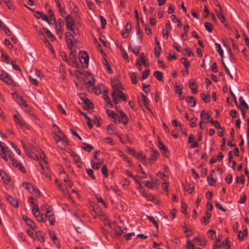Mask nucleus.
I'll return each mask as SVG.
<instances>
[{"mask_svg":"<svg viewBox=\"0 0 249 249\" xmlns=\"http://www.w3.org/2000/svg\"><path fill=\"white\" fill-rule=\"evenodd\" d=\"M0 155L5 161L9 162L14 167L18 168L22 173L25 172L22 164L14 158V154L9 149L8 147L1 142H0Z\"/></svg>","mask_w":249,"mask_h":249,"instance_id":"1","label":"nucleus"},{"mask_svg":"<svg viewBox=\"0 0 249 249\" xmlns=\"http://www.w3.org/2000/svg\"><path fill=\"white\" fill-rule=\"evenodd\" d=\"M74 35L72 33L69 32L65 34L66 41L67 45L69 49L71 50V53H73V55L75 54L74 46L75 45L76 40L74 38Z\"/></svg>","mask_w":249,"mask_h":249,"instance_id":"2","label":"nucleus"},{"mask_svg":"<svg viewBox=\"0 0 249 249\" xmlns=\"http://www.w3.org/2000/svg\"><path fill=\"white\" fill-rule=\"evenodd\" d=\"M54 126L56 127L55 131L53 134L54 140L56 143L62 142L64 144H67L69 142L64 134L60 130L58 126L55 125H54Z\"/></svg>","mask_w":249,"mask_h":249,"instance_id":"3","label":"nucleus"},{"mask_svg":"<svg viewBox=\"0 0 249 249\" xmlns=\"http://www.w3.org/2000/svg\"><path fill=\"white\" fill-rule=\"evenodd\" d=\"M79 58L83 67L88 68L89 57L88 53L85 51H80L79 53Z\"/></svg>","mask_w":249,"mask_h":249,"instance_id":"4","label":"nucleus"},{"mask_svg":"<svg viewBox=\"0 0 249 249\" xmlns=\"http://www.w3.org/2000/svg\"><path fill=\"white\" fill-rule=\"evenodd\" d=\"M0 78L9 85H12L14 82L10 75L2 70H0Z\"/></svg>","mask_w":249,"mask_h":249,"instance_id":"5","label":"nucleus"},{"mask_svg":"<svg viewBox=\"0 0 249 249\" xmlns=\"http://www.w3.org/2000/svg\"><path fill=\"white\" fill-rule=\"evenodd\" d=\"M66 22V28L71 31L73 34H75L73 26L74 25V22L72 17L71 16L68 15L65 18Z\"/></svg>","mask_w":249,"mask_h":249,"instance_id":"6","label":"nucleus"},{"mask_svg":"<svg viewBox=\"0 0 249 249\" xmlns=\"http://www.w3.org/2000/svg\"><path fill=\"white\" fill-rule=\"evenodd\" d=\"M110 226H113L114 230L117 235H121L123 233H124L126 232L127 229L125 228H123L121 226H118L116 223L113 222Z\"/></svg>","mask_w":249,"mask_h":249,"instance_id":"7","label":"nucleus"},{"mask_svg":"<svg viewBox=\"0 0 249 249\" xmlns=\"http://www.w3.org/2000/svg\"><path fill=\"white\" fill-rule=\"evenodd\" d=\"M15 123L21 127H27V124L23 119L21 116H18L17 115L13 116Z\"/></svg>","mask_w":249,"mask_h":249,"instance_id":"8","label":"nucleus"},{"mask_svg":"<svg viewBox=\"0 0 249 249\" xmlns=\"http://www.w3.org/2000/svg\"><path fill=\"white\" fill-rule=\"evenodd\" d=\"M15 101L18 103V104L21 106H22L23 107H27L28 105L26 102L23 99L22 97L17 95L15 97H14Z\"/></svg>","mask_w":249,"mask_h":249,"instance_id":"9","label":"nucleus"},{"mask_svg":"<svg viewBox=\"0 0 249 249\" xmlns=\"http://www.w3.org/2000/svg\"><path fill=\"white\" fill-rule=\"evenodd\" d=\"M110 81L113 90L121 88V83L117 78L110 79Z\"/></svg>","mask_w":249,"mask_h":249,"instance_id":"10","label":"nucleus"},{"mask_svg":"<svg viewBox=\"0 0 249 249\" xmlns=\"http://www.w3.org/2000/svg\"><path fill=\"white\" fill-rule=\"evenodd\" d=\"M216 5L218 7L219 10L216 11V14L218 18L220 20V21L222 23H224V22L226 20V19L223 14L222 7L221 5H219L218 3Z\"/></svg>","mask_w":249,"mask_h":249,"instance_id":"11","label":"nucleus"},{"mask_svg":"<svg viewBox=\"0 0 249 249\" xmlns=\"http://www.w3.org/2000/svg\"><path fill=\"white\" fill-rule=\"evenodd\" d=\"M7 200L14 207L17 208L18 206V203L17 199H15L11 196H6Z\"/></svg>","mask_w":249,"mask_h":249,"instance_id":"12","label":"nucleus"},{"mask_svg":"<svg viewBox=\"0 0 249 249\" xmlns=\"http://www.w3.org/2000/svg\"><path fill=\"white\" fill-rule=\"evenodd\" d=\"M159 155V152L156 149H152L151 151L150 158L149 159L150 162L155 161L157 160Z\"/></svg>","mask_w":249,"mask_h":249,"instance_id":"13","label":"nucleus"},{"mask_svg":"<svg viewBox=\"0 0 249 249\" xmlns=\"http://www.w3.org/2000/svg\"><path fill=\"white\" fill-rule=\"evenodd\" d=\"M188 142L192 143L191 147L195 148L197 147L198 146L197 142L195 141V136L193 134H190L188 137Z\"/></svg>","mask_w":249,"mask_h":249,"instance_id":"14","label":"nucleus"},{"mask_svg":"<svg viewBox=\"0 0 249 249\" xmlns=\"http://www.w3.org/2000/svg\"><path fill=\"white\" fill-rule=\"evenodd\" d=\"M211 216L210 212L206 211L205 212V215L202 217L201 219V223L205 225H207L209 222V219Z\"/></svg>","mask_w":249,"mask_h":249,"instance_id":"15","label":"nucleus"},{"mask_svg":"<svg viewBox=\"0 0 249 249\" xmlns=\"http://www.w3.org/2000/svg\"><path fill=\"white\" fill-rule=\"evenodd\" d=\"M189 87L191 89L192 92L194 94L197 92V86L196 84L195 81L193 79H191L189 82Z\"/></svg>","mask_w":249,"mask_h":249,"instance_id":"16","label":"nucleus"},{"mask_svg":"<svg viewBox=\"0 0 249 249\" xmlns=\"http://www.w3.org/2000/svg\"><path fill=\"white\" fill-rule=\"evenodd\" d=\"M23 218L24 220L25 221L26 224L28 226H29L32 229H34L35 228H36V226L35 223H34L33 221L31 219L28 218V217H27L26 216H23Z\"/></svg>","mask_w":249,"mask_h":249,"instance_id":"17","label":"nucleus"},{"mask_svg":"<svg viewBox=\"0 0 249 249\" xmlns=\"http://www.w3.org/2000/svg\"><path fill=\"white\" fill-rule=\"evenodd\" d=\"M186 102L191 107H193L196 105V101L193 96L187 97L185 99Z\"/></svg>","mask_w":249,"mask_h":249,"instance_id":"18","label":"nucleus"},{"mask_svg":"<svg viewBox=\"0 0 249 249\" xmlns=\"http://www.w3.org/2000/svg\"><path fill=\"white\" fill-rule=\"evenodd\" d=\"M239 102H240V105L239 107L238 106L237 104H236L237 107L240 109V108H244L246 109H249V106L248 104L245 102L244 100L243 99V97L242 96H240L239 98Z\"/></svg>","mask_w":249,"mask_h":249,"instance_id":"19","label":"nucleus"},{"mask_svg":"<svg viewBox=\"0 0 249 249\" xmlns=\"http://www.w3.org/2000/svg\"><path fill=\"white\" fill-rule=\"evenodd\" d=\"M74 227L77 232L82 233L84 231L83 228L85 227V225L83 223L78 222L74 225Z\"/></svg>","mask_w":249,"mask_h":249,"instance_id":"20","label":"nucleus"},{"mask_svg":"<svg viewBox=\"0 0 249 249\" xmlns=\"http://www.w3.org/2000/svg\"><path fill=\"white\" fill-rule=\"evenodd\" d=\"M141 60L142 64L144 65L145 67H147L148 64L146 63V60L145 59V56L143 53H142L140 56L139 59L137 60V62L136 65H139L140 67L141 66V64L139 63V60Z\"/></svg>","mask_w":249,"mask_h":249,"instance_id":"21","label":"nucleus"},{"mask_svg":"<svg viewBox=\"0 0 249 249\" xmlns=\"http://www.w3.org/2000/svg\"><path fill=\"white\" fill-rule=\"evenodd\" d=\"M39 156L40 158L41 159L40 160V165L41 166L42 168L43 169V164L44 163L45 164H47L48 162L47 161L45 155L43 152H41L40 153Z\"/></svg>","mask_w":249,"mask_h":249,"instance_id":"22","label":"nucleus"},{"mask_svg":"<svg viewBox=\"0 0 249 249\" xmlns=\"http://www.w3.org/2000/svg\"><path fill=\"white\" fill-rule=\"evenodd\" d=\"M248 235V231L247 228L243 230V231H239L238 233V238L240 240H243L244 237Z\"/></svg>","mask_w":249,"mask_h":249,"instance_id":"23","label":"nucleus"},{"mask_svg":"<svg viewBox=\"0 0 249 249\" xmlns=\"http://www.w3.org/2000/svg\"><path fill=\"white\" fill-rule=\"evenodd\" d=\"M22 186L26 188L29 193H32V191L34 189V186L31 183L24 182L22 183Z\"/></svg>","mask_w":249,"mask_h":249,"instance_id":"24","label":"nucleus"},{"mask_svg":"<svg viewBox=\"0 0 249 249\" xmlns=\"http://www.w3.org/2000/svg\"><path fill=\"white\" fill-rule=\"evenodd\" d=\"M99 160V162L98 163H95L93 160L91 161V166H92V168L97 170L100 167L101 165L103 162V159H102V160L99 159V160Z\"/></svg>","mask_w":249,"mask_h":249,"instance_id":"25","label":"nucleus"},{"mask_svg":"<svg viewBox=\"0 0 249 249\" xmlns=\"http://www.w3.org/2000/svg\"><path fill=\"white\" fill-rule=\"evenodd\" d=\"M189 29V26L188 25H185L183 28L184 33L181 35V37L182 40H185L187 37V32Z\"/></svg>","mask_w":249,"mask_h":249,"instance_id":"26","label":"nucleus"},{"mask_svg":"<svg viewBox=\"0 0 249 249\" xmlns=\"http://www.w3.org/2000/svg\"><path fill=\"white\" fill-rule=\"evenodd\" d=\"M81 99L86 105L88 106V107L89 108L92 109L93 108V104L89 99L84 97H81Z\"/></svg>","mask_w":249,"mask_h":249,"instance_id":"27","label":"nucleus"},{"mask_svg":"<svg viewBox=\"0 0 249 249\" xmlns=\"http://www.w3.org/2000/svg\"><path fill=\"white\" fill-rule=\"evenodd\" d=\"M200 117L201 120H208L210 119L211 115L208 113H206L204 110H203L200 112Z\"/></svg>","mask_w":249,"mask_h":249,"instance_id":"28","label":"nucleus"},{"mask_svg":"<svg viewBox=\"0 0 249 249\" xmlns=\"http://www.w3.org/2000/svg\"><path fill=\"white\" fill-rule=\"evenodd\" d=\"M115 130L116 128L112 124H109L107 126V130L110 135L115 134L116 133L115 132Z\"/></svg>","mask_w":249,"mask_h":249,"instance_id":"29","label":"nucleus"},{"mask_svg":"<svg viewBox=\"0 0 249 249\" xmlns=\"http://www.w3.org/2000/svg\"><path fill=\"white\" fill-rule=\"evenodd\" d=\"M154 76L160 81L163 80V73L160 71H154Z\"/></svg>","mask_w":249,"mask_h":249,"instance_id":"30","label":"nucleus"},{"mask_svg":"<svg viewBox=\"0 0 249 249\" xmlns=\"http://www.w3.org/2000/svg\"><path fill=\"white\" fill-rule=\"evenodd\" d=\"M93 211L96 216H101L105 214L98 207H93Z\"/></svg>","mask_w":249,"mask_h":249,"instance_id":"31","label":"nucleus"},{"mask_svg":"<svg viewBox=\"0 0 249 249\" xmlns=\"http://www.w3.org/2000/svg\"><path fill=\"white\" fill-rule=\"evenodd\" d=\"M43 30L44 31L45 34L47 35L48 38H49L52 41L54 40L55 37L50 32V31L46 28H43Z\"/></svg>","mask_w":249,"mask_h":249,"instance_id":"32","label":"nucleus"},{"mask_svg":"<svg viewBox=\"0 0 249 249\" xmlns=\"http://www.w3.org/2000/svg\"><path fill=\"white\" fill-rule=\"evenodd\" d=\"M46 218H48V220L51 225L54 224L55 219L53 213H51L49 215H46Z\"/></svg>","mask_w":249,"mask_h":249,"instance_id":"33","label":"nucleus"},{"mask_svg":"<svg viewBox=\"0 0 249 249\" xmlns=\"http://www.w3.org/2000/svg\"><path fill=\"white\" fill-rule=\"evenodd\" d=\"M0 175L2 177V178L4 182L5 183H8L10 181V177L7 176L4 172H2L1 173H0Z\"/></svg>","mask_w":249,"mask_h":249,"instance_id":"34","label":"nucleus"},{"mask_svg":"<svg viewBox=\"0 0 249 249\" xmlns=\"http://www.w3.org/2000/svg\"><path fill=\"white\" fill-rule=\"evenodd\" d=\"M73 160L78 167H81L82 161L78 155L75 156V157L73 158Z\"/></svg>","mask_w":249,"mask_h":249,"instance_id":"35","label":"nucleus"},{"mask_svg":"<svg viewBox=\"0 0 249 249\" xmlns=\"http://www.w3.org/2000/svg\"><path fill=\"white\" fill-rule=\"evenodd\" d=\"M201 99L204 101L205 103H209L210 102V95H206L204 93H201L200 95Z\"/></svg>","mask_w":249,"mask_h":249,"instance_id":"36","label":"nucleus"},{"mask_svg":"<svg viewBox=\"0 0 249 249\" xmlns=\"http://www.w3.org/2000/svg\"><path fill=\"white\" fill-rule=\"evenodd\" d=\"M204 27L209 33H211L213 31V26L210 22H205Z\"/></svg>","mask_w":249,"mask_h":249,"instance_id":"37","label":"nucleus"},{"mask_svg":"<svg viewBox=\"0 0 249 249\" xmlns=\"http://www.w3.org/2000/svg\"><path fill=\"white\" fill-rule=\"evenodd\" d=\"M141 97L142 98V104L144 106V107H146V109H148V99L146 97V96L144 95L143 93H141Z\"/></svg>","mask_w":249,"mask_h":249,"instance_id":"38","label":"nucleus"},{"mask_svg":"<svg viewBox=\"0 0 249 249\" xmlns=\"http://www.w3.org/2000/svg\"><path fill=\"white\" fill-rule=\"evenodd\" d=\"M103 98H104V100L107 102V104H108L109 105V107L111 108L112 107L113 105L111 103V101L109 96L107 94H106V93H104L103 94Z\"/></svg>","mask_w":249,"mask_h":249,"instance_id":"39","label":"nucleus"},{"mask_svg":"<svg viewBox=\"0 0 249 249\" xmlns=\"http://www.w3.org/2000/svg\"><path fill=\"white\" fill-rule=\"evenodd\" d=\"M211 124L214 126L216 129H222V127L220 126L219 122L217 121H213V119L210 120Z\"/></svg>","mask_w":249,"mask_h":249,"instance_id":"40","label":"nucleus"},{"mask_svg":"<svg viewBox=\"0 0 249 249\" xmlns=\"http://www.w3.org/2000/svg\"><path fill=\"white\" fill-rule=\"evenodd\" d=\"M82 149L89 152L93 149V147L89 144L84 143V146L82 147Z\"/></svg>","mask_w":249,"mask_h":249,"instance_id":"41","label":"nucleus"},{"mask_svg":"<svg viewBox=\"0 0 249 249\" xmlns=\"http://www.w3.org/2000/svg\"><path fill=\"white\" fill-rule=\"evenodd\" d=\"M180 62L184 64V67L186 69H188L189 67V61H188L187 59L185 57H182L180 60Z\"/></svg>","mask_w":249,"mask_h":249,"instance_id":"42","label":"nucleus"},{"mask_svg":"<svg viewBox=\"0 0 249 249\" xmlns=\"http://www.w3.org/2000/svg\"><path fill=\"white\" fill-rule=\"evenodd\" d=\"M130 77L131 78V81L132 84H136L137 82L136 80V76L135 72H130L129 73Z\"/></svg>","mask_w":249,"mask_h":249,"instance_id":"43","label":"nucleus"},{"mask_svg":"<svg viewBox=\"0 0 249 249\" xmlns=\"http://www.w3.org/2000/svg\"><path fill=\"white\" fill-rule=\"evenodd\" d=\"M107 115L109 117H112L113 119V120L115 119V118L118 117L117 115L116 114H115V112L111 110L107 109Z\"/></svg>","mask_w":249,"mask_h":249,"instance_id":"44","label":"nucleus"},{"mask_svg":"<svg viewBox=\"0 0 249 249\" xmlns=\"http://www.w3.org/2000/svg\"><path fill=\"white\" fill-rule=\"evenodd\" d=\"M207 179L209 184L211 186H213L214 183H215V180L213 179L212 175L208 176Z\"/></svg>","mask_w":249,"mask_h":249,"instance_id":"45","label":"nucleus"},{"mask_svg":"<svg viewBox=\"0 0 249 249\" xmlns=\"http://www.w3.org/2000/svg\"><path fill=\"white\" fill-rule=\"evenodd\" d=\"M36 219L38 221L40 222H45L46 221V215H44L43 214L38 215V216L36 217Z\"/></svg>","mask_w":249,"mask_h":249,"instance_id":"46","label":"nucleus"},{"mask_svg":"<svg viewBox=\"0 0 249 249\" xmlns=\"http://www.w3.org/2000/svg\"><path fill=\"white\" fill-rule=\"evenodd\" d=\"M147 217L149 221H150L154 224V225L156 227V228L158 229V224L157 221L154 219V218L152 216H149V215L147 216Z\"/></svg>","mask_w":249,"mask_h":249,"instance_id":"47","label":"nucleus"},{"mask_svg":"<svg viewBox=\"0 0 249 249\" xmlns=\"http://www.w3.org/2000/svg\"><path fill=\"white\" fill-rule=\"evenodd\" d=\"M36 236L38 240L43 242L44 241V236L42 232L38 231L36 232Z\"/></svg>","mask_w":249,"mask_h":249,"instance_id":"48","label":"nucleus"},{"mask_svg":"<svg viewBox=\"0 0 249 249\" xmlns=\"http://www.w3.org/2000/svg\"><path fill=\"white\" fill-rule=\"evenodd\" d=\"M56 32L57 35L61 38L63 36V30L62 28L57 27V25L56 26Z\"/></svg>","mask_w":249,"mask_h":249,"instance_id":"49","label":"nucleus"},{"mask_svg":"<svg viewBox=\"0 0 249 249\" xmlns=\"http://www.w3.org/2000/svg\"><path fill=\"white\" fill-rule=\"evenodd\" d=\"M149 72L150 70L149 69L144 71L142 73V79L144 80L146 79L149 74Z\"/></svg>","mask_w":249,"mask_h":249,"instance_id":"50","label":"nucleus"},{"mask_svg":"<svg viewBox=\"0 0 249 249\" xmlns=\"http://www.w3.org/2000/svg\"><path fill=\"white\" fill-rule=\"evenodd\" d=\"M86 172L89 176L92 179H95V177L93 175V171L91 169H87Z\"/></svg>","mask_w":249,"mask_h":249,"instance_id":"51","label":"nucleus"},{"mask_svg":"<svg viewBox=\"0 0 249 249\" xmlns=\"http://www.w3.org/2000/svg\"><path fill=\"white\" fill-rule=\"evenodd\" d=\"M158 143V147L161 151H164L165 152L167 151V148L162 142L159 141Z\"/></svg>","mask_w":249,"mask_h":249,"instance_id":"52","label":"nucleus"},{"mask_svg":"<svg viewBox=\"0 0 249 249\" xmlns=\"http://www.w3.org/2000/svg\"><path fill=\"white\" fill-rule=\"evenodd\" d=\"M100 19L101 21L102 28L104 29L107 24L106 20L102 16H100Z\"/></svg>","mask_w":249,"mask_h":249,"instance_id":"53","label":"nucleus"},{"mask_svg":"<svg viewBox=\"0 0 249 249\" xmlns=\"http://www.w3.org/2000/svg\"><path fill=\"white\" fill-rule=\"evenodd\" d=\"M11 64L12 65L13 68L16 71H19L20 72H21V70L19 67L18 65L16 63L15 61H11Z\"/></svg>","mask_w":249,"mask_h":249,"instance_id":"54","label":"nucleus"},{"mask_svg":"<svg viewBox=\"0 0 249 249\" xmlns=\"http://www.w3.org/2000/svg\"><path fill=\"white\" fill-rule=\"evenodd\" d=\"M70 55L72 56V57L69 59L70 61V63H68V64L70 65H72V64H74L76 63V60H75L76 53L75 52L74 55H73V53L71 54V53H70Z\"/></svg>","mask_w":249,"mask_h":249,"instance_id":"55","label":"nucleus"},{"mask_svg":"<svg viewBox=\"0 0 249 249\" xmlns=\"http://www.w3.org/2000/svg\"><path fill=\"white\" fill-rule=\"evenodd\" d=\"M186 248L187 249H194L195 245L190 241H188L186 244Z\"/></svg>","mask_w":249,"mask_h":249,"instance_id":"56","label":"nucleus"},{"mask_svg":"<svg viewBox=\"0 0 249 249\" xmlns=\"http://www.w3.org/2000/svg\"><path fill=\"white\" fill-rule=\"evenodd\" d=\"M96 198L97 201L98 202L101 203L102 204H103L104 205V206L106 208H107V205L106 203H105V202L104 201L103 199L101 196H97L96 197Z\"/></svg>","mask_w":249,"mask_h":249,"instance_id":"57","label":"nucleus"},{"mask_svg":"<svg viewBox=\"0 0 249 249\" xmlns=\"http://www.w3.org/2000/svg\"><path fill=\"white\" fill-rule=\"evenodd\" d=\"M111 96L114 103L117 104L118 103V100L117 98V96H116V93L115 91H112Z\"/></svg>","mask_w":249,"mask_h":249,"instance_id":"58","label":"nucleus"},{"mask_svg":"<svg viewBox=\"0 0 249 249\" xmlns=\"http://www.w3.org/2000/svg\"><path fill=\"white\" fill-rule=\"evenodd\" d=\"M4 43L8 48L10 49H11L13 47L10 41L7 39H5L4 40Z\"/></svg>","mask_w":249,"mask_h":249,"instance_id":"59","label":"nucleus"},{"mask_svg":"<svg viewBox=\"0 0 249 249\" xmlns=\"http://www.w3.org/2000/svg\"><path fill=\"white\" fill-rule=\"evenodd\" d=\"M140 49L141 47L140 46H135L132 49V51L135 54L138 55L139 54Z\"/></svg>","mask_w":249,"mask_h":249,"instance_id":"60","label":"nucleus"},{"mask_svg":"<svg viewBox=\"0 0 249 249\" xmlns=\"http://www.w3.org/2000/svg\"><path fill=\"white\" fill-rule=\"evenodd\" d=\"M197 120L196 118H193L190 120L191 124L190 126L192 127H194L196 125V122Z\"/></svg>","mask_w":249,"mask_h":249,"instance_id":"61","label":"nucleus"},{"mask_svg":"<svg viewBox=\"0 0 249 249\" xmlns=\"http://www.w3.org/2000/svg\"><path fill=\"white\" fill-rule=\"evenodd\" d=\"M209 234V237L211 239H213L215 237V231L213 230H210L208 231Z\"/></svg>","mask_w":249,"mask_h":249,"instance_id":"62","label":"nucleus"},{"mask_svg":"<svg viewBox=\"0 0 249 249\" xmlns=\"http://www.w3.org/2000/svg\"><path fill=\"white\" fill-rule=\"evenodd\" d=\"M207 244V241L205 239L203 238H201V240L199 241V245L201 247H205Z\"/></svg>","mask_w":249,"mask_h":249,"instance_id":"63","label":"nucleus"},{"mask_svg":"<svg viewBox=\"0 0 249 249\" xmlns=\"http://www.w3.org/2000/svg\"><path fill=\"white\" fill-rule=\"evenodd\" d=\"M135 235V233L134 232H130L127 234H126L124 235V239L128 241L130 239L131 237Z\"/></svg>","mask_w":249,"mask_h":249,"instance_id":"64","label":"nucleus"}]
</instances>
